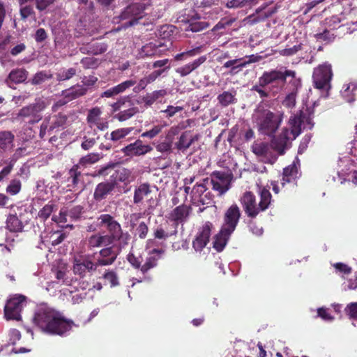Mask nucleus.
Masks as SVG:
<instances>
[{"label":"nucleus","mask_w":357,"mask_h":357,"mask_svg":"<svg viewBox=\"0 0 357 357\" xmlns=\"http://www.w3.org/2000/svg\"><path fill=\"white\" fill-rule=\"evenodd\" d=\"M87 89L82 85H76L70 89L62 91V96L66 99L63 101L60 100L58 105H62L66 102L74 100L79 96L84 95L86 93Z\"/></svg>","instance_id":"obj_23"},{"label":"nucleus","mask_w":357,"mask_h":357,"mask_svg":"<svg viewBox=\"0 0 357 357\" xmlns=\"http://www.w3.org/2000/svg\"><path fill=\"white\" fill-rule=\"evenodd\" d=\"M183 110V107L181 106L169 105L167 106V109L162 110V112L166 113L167 117L170 118L174 116L177 113L182 112Z\"/></svg>","instance_id":"obj_61"},{"label":"nucleus","mask_w":357,"mask_h":357,"mask_svg":"<svg viewBox=\"0 0 357 357\" xmlns=\"http://www.w3.org/2000/svg\"><path fill=\"white\" fill-rule=\"evenodd\" d=\"M253 119L261 132L266 135H271L279 127L282 121V116L274 114L268 109L259 105L255 111Z\"/></svg>","instance_id":"obj_5"},{"label":"nucleus","mask_w":357,"mask_h":357,"mask_svg":"<svg viewBox=\"0 0 357 357\" xmlns=\"http://www.w3.org/2000/svg\"><path fill=\"white\" fill-rule=\"evenodd\" d=\"M132 128H119L111 132L110 139L114 142L119 141L124 138L126 136L128 135L132 132Z\"/></svg>","instance_id":"obj_43"},{"label":"nucleus","mask_w":357,"mask_h":357,"mask_svg":"<svg viewBox=\"0 0 357 357\" xmlns=\"http://www.w3.org/2000/svg\"><path fill=\"white\" fill-rule=\"evenodd\" d=\"M114 188V183L112 182H102L96 186L93 197L96 201H101L107 197Z\"/></svg>","instance_id":"obj_25"},{"label":"nucleus","mask_w":357,"mask_h":357,"mask_svg":"<svg viewBox=\"0 0 357 357\" xmlns=\"http://www.w3.org/2000/svg\"><path fill=\"white\" fill-rule=\"evenodd\" d=\"M26 304V298L22 295H15L10 298L7 301L4 309L6 319L20 320V313Z\"/></svg>","instance_id":"obj_8"},{"label":"nucleus","mask_w":357,"mask_h":357,"mask_svg":"<svg viewBox=\"0 0 357 357\" xmlns=\"http://www.w3.org/2000/svg\"><path fill=\"white\" fill-rule=\"evenodd\" d=\"M128 109L123 108L124 109L120 112L119 114L116 115V118L120 121H124L127 119L131 118L134 116L137 112L138 109L137 107L132 106H128Z\"/></svg>","instance_id":"obj_40"},{"label":"nucleus","mask_w":357,"mask_h":357,"mask_svg":"<svg viewBox=\"0 0 357 357\" xmlns=\"http://www.w3.org/2000/svg\"><path fill=\"white\" fill-rule=\"evenodd\" d=\"M136 84V82L135 80H127L125 81L117 86H115V89L117 92V94H119L121 93H123L127 89L134 86Z\"/></svg>","instance_id":"obj_59"},{"label":"nucleus","mask_w":357,"mask_h":357,"mask_svg":"<svg viewBox=\"0 0 357 357\" xmlns=\"http://www.w3.org/2000/svg\"><path fill=\"white\" fill-rule=\"evenodd\" d=\"M334 33H331L330 29L325 27L323 31L317 33L314 37L318 40L328 43L334 38Z\"/></svg>","instance_id":"obj_46"},{"label":"nucleus","mask_w":357,"mask_h":357,"mask_svg":"<svg viewBox=\"0 0 357 357\" xmlns=\"http://www.w3.org/2000/svg\"><path fill=\"white\" fill-rule=\"evenodd\" d=\"M219 102L224 107L228 106L236 102L235 93L229 91H225L218 96Z\"/></svg>","instance_id":"obj_41"},{"label":"nucleus","mask_w":357,"mask_h":357,"mask_svg":"<svg viewBox=\"0 0 357 357\" xmlns=\"http://www.w3.org/2000/svg\"><path fill=\"white\" fill-rule=\"evenodd\" d=\"M354 160H351L347 158L340 160L339 163V170L337 172L338 177L340 178V183L342 184L347 180L345 176L349 174L350 172V166L354 163Z\"/></svg>","instance_id":"obj_29"},{"label":"nucleus","mask_w":357,"mask_h":357,"mask_svg":"<svg viewBox=\"0 0 357 357\" xmlns=\"http://www.w3.org/2000/svg\"><path fill=\"white\" fill-rule=\"evenodd\" d=\"M21 190V182L20 180L13 179L10 181L6 187V192L12 195H17Z\"/></svg>","instance_id":"obj_50"},{"label":"nucleus","mask_w":357,"mask_h":357,"mask_svg":"<svg viewBox=\"0 0 357 357\" xmlns=\"http://www.w3.org/2000/svg\"><path fill=\"white\" fill-rule=\"evenodd\" d=\"M99 159L100 155L98 153H91L84 157H82L79 160V164L82 165L93 164L98 162Z\"/></svg>","instance_id":"obj_52"},{"label":"nucleus","mask_w":357,"mask_h":357,"mask_svg":"<svg viewBox=\"0 0 357 357\" xmlns=\"http://www.w3.org/2000/svg\"><path fill=\"white\" fill-rule=\"evenodd\" d=\"M132 102L128 98H122L114 102L112 107L114 112H116L123 108H126L128 106H131Z\"/></svg>","instance_id":"obj_58"},{"label":"nucleus","mask_w":357,"mask_h":357,"mask_svg":"<svg viewBox=\"0 0 357 357\" xmlns=\"http://www.w3.org/2000/svg\"><path fill=\"white\" fill-rule=\"evenodd\" d=\"M199 17L196 15L192 16L187 20V26L185 28V31H191L192 32L201 31L208 26V24L204 21H199Z\"/></svg>","instance_id":"obj_27"},{"label":"nucleus","mask_w":357,"mask_h":357,"mask_svg":"<svg viewBox=\"0 0 357 357\" xmlns=\"http://www.w3.org/2000/svg\"><path fill=\"white\" fill-rule=\"evenodd\" d=\"M297 171V167L294 162L292 165L284 168L283 171V181L290 182L291 177H295L296 176Z\"/></svg>","instance_id":"obj_48"},{"label":"nucleus","mask_w":357,"mask_h":357,"mask_svg":"<svg viewBox=\"0 0 357 357\" xmlns=\"http://www.w3.org/2000/svg\"><path fill=\"white\" fill-rule=\"evenodd\" d=\"M111 245L110 237L105 235L94 234L88 239V245L90 248L107 246Z\"/></svg>","instance_id":"obj_30"},{"label":"nucleus","mask_w":357,"mask_h":357,"mask_svg":"<svg viewBox=\"0 0 357 357\" xmlns=\"http://www.w3.org/2000/svg\"><path fill=\"white\" fill-rule=\"evenodd\" d=\"M343 20L342 17L334 15L331 17L326 18L324 21L325 27L328 29L333 30L337 28H341L343 31H346L347 33H351L357 29V21L355 22H352L351 26H354L352 29L351 26H349V24L347 25H340V22Z\"/></svg>","instance_id":"obj_20"},{"label":"nucleus","mask_w":357,"mask_h":357,"mask_svg":"<svg viewBox=\"0 0 357 357\" xmlns=\"http://www.w3.org/2000/svg\"><path fill=\"white\" fill-rule=\"evenodd\" d=\"M241 215L239 207L236 204L231 205L224 215V222L221 227L223 229V231L233 233L238 225Z\"/></svg>","instance_id":"obj_12"},{"label":"nucleus","mask_w":357,"mask_h":357,"mask_svg":"<svg viewBox=\"0 0 357 357\" xmlns=\"http://www.w3.org/2000/svg\"><path fill=\"white\" fill-rule=\"evenodd\" d=\"M195 139H197V136L192 137L188 132H185L180 136L178 142L176 143V146L178 150L185 151Z\"/></svg>","instance_id":"obj_36"},{"label":"nucleus","mask_w":357,"mask_h":357,"mask_svg":"<svg viewBox=\"0 0 357 357\" xmlns=\"http://www.w3.org/2000/svg\"><path fill=\"white\" fill-rule=\"evenodd\" d=\"M109 234H106L110 237L111 244L114 243L116 241H119L120 244H126L128 238V236L126 234H123L121 225L114 220L110 227L108 228Z\"/></svg>","instance_id":"obj_22"},{"label":"nucleus","mask_w":357,"mask_h":357,"mask_svg":"<svg viewBox=\"0 0 357 357\" xmlns=\"http://www.w3.org/2000/svg\"><path fill=\"white\" fill-rule=\"evenodd\" d=\"M33 324L43 333L63 335L71 330L74 324L58 311L46 304L38 305L34 312Z\"/></svg>","instance_id":"obj_1"},{"label":"nucleus","mask_w":357,"mask_h":357,"mask_svg":"<svg viewBox=\"0 0 357 357\" xmlns=\"http://www.w3.org/2000/svg\"><path fill=\"white\" fill-rule=\"evenodd\" d=\"M104 278L110 284L111 287H114L119 284L118 278L116 273L113 271L106 273L104 275Z\"/></svg>","instance_id":"obj_63"},{"label":"nucleus","mask_w":357,"mask_h":357,"mask_svg":"<svg viewBox=\"0 0 357 357\" xmlns=\"http://www.w3.org/2000/svg\"><path fill=\"white\" fill-rule=\"evenodd\" d=\"M252 150L255 154L261 157L264 162L273 164L277 160L276 155L272 153L271 148L266 144L255 143Z\"/></svg>","instance_id":"obj_18"},{"label":"nucleus","mask_w":357,"mask_h":357,"mask_svg":"<svg viewBox=\"0 0 357 357\" xmlns=\"http://www.w3.org/2000/svg\"><path fill=\"white\" fill-rule=\"evenodd\" d=\"M209 183L212 184L213 189L217 191L220 195L226 192L229 189L227 181L219 176L209 179Z\"/></svg>","instance_id":"obj_35"},{"label":"nucleus","mask_w":357,"mask_h":357,"mask_svg":"<svg viewBox=\"0 0 357 357\" xmlns=\"http://www.w3.org/2000/svg\"><path fill=\"white\" fill-rule=\"evenodd\" d=\"M112 183L117 184L122 182L125 184L130 183L135 179L134 175L131 171L126 168H119L111 176Z\"/></svg>","instance_id":"obj_24"},{"label":"nucleus","mask_w":357,"mask_h":357,"mask_svg":"<svg viewBox=\"0 0 357 357\" xmlns=\"http://www.w3.org/2000/svg\"><path fill=\"white\" fill-rule=\"evenodd\" d=\"M116 256L112 248H107L102 249L97 257L94 256L93 260H96L98 267L108 266L115 261Z\"/></svg>","instance_id":"obj_21"},{"label":"nucleus","mask_w":357,"mask_h":357,"mask_svg":"<svg viewBox=\"0 0 357 357\" xmlns=\"http://www.w3.org/2000/svg\"><path fill=\"white\" fill-rule=\"evenodd\" d=\"M14 139V135L8 131L0 132V147L6 149L12 145Z\"/></svg>","instance_id":"obj_42"},{"label":"nucleus","mask_w":357,"mask_h":357,"mask_svg":"<svg viewBox=\"0 0 357 357\" xmlns=\"http://www.w3.org/2000/svg\"><path fill=\"white\" fill-rule=\"evenodd\" d=\"M260 202L257 205L255 195L250 192H245L241 198L243 209L250 218H255L260 211H265L271 202V195L268 190L263 188L259 191Z\"/></svg>","instance_id":"obj_4"},{"label":"nucleus","mask_w":357,"mask_h":357,"mask_svg":"<svg viewBox=\"0 0 357 357\" xmlns=\"http://www.w3.org/2000/svg\"><path fill=\"white\" fill-rule=\"evenodd\" d=\"M252 0H229L226 3L228 8H242L250 6Z\"/></svg>","instance_id":"obj_44"},{"label":"nucleus","mask_w":357,"mask_h":357,"mask_svg":"<svg viewBox=\"0 0 357 357\" xmlns=\"http://www.w3.org/2000/svg\"><path fill=\"white\" fill-rule=\"evenodd\" d=\"M252 56H249L248 60H244L243 58L229 60L224 63L223 67L226 68H231V72L235 73L236 69H241L242 68L245 67L248 64L255 62V60L251 59Z\"/></svg>","instance_id":"obj_32"},{"label":"nucleus","mask_w":357,"mask_h":357,"mask_svg":"<svg viewBox=\"0 0 357 357\" xmlns=\"http://www.w3.org/2000/svg\"><path fill=\"white\" fill-rule=\"evenodd\" d=\"M34 11L31 6H22L20 8V16L22 20H26L30 17H33Z\"/></svg>","instance_id":"obj_62"},{"label":"nucleus","mask_w":357,"mask_h":357,"mask_svg":"<svg viewBox=\"0 0 357 357\" xmlns=\"http://www.w3.org/2000/svg\"><path fill=\"white\" fill-rule=\"evenodd\" d=\"M357 91V84L351 82L344 84L341 91L342 98L348 102H352L354 100L356 92Z\"/></svg>","instance_id":"obj_34"},{"label":"nucleus","mask_w":357,"mask_h":357,"mask_svg":"<svg viewBox=\"0 0 357 357\" xmlns=\"http://www.w3.org/2000/svg\"><path fill=\"white\" fill-rule=\"evenodd\" d=\"M54 205L53 204H47L45 206H43V208L40 210L38 212V217L46 220L50 217V215L52 214V213L54 211Z\"/></svg>","instance_id":"obj_54"},{"label":"nucleus","mask_w":357,"mask_h":357,"mask_svg":"<svg viewBox=\"0 0 357 357\" xmlns=\"http://www.w3.org/2000/svg\"><path fill=\"white\" fill-rule=\"evenodd\" d=\"M158 47L152 43L143 46L139 52V57H150L155 56L158 54Z\"/></svg>","instance_id":"obj_39"},{"label":"nucleus","mask_w":357,"mask_h":357,"mask_svg":"<svg viewBox=\"0 0 357 357\" xmlns=\"http://www.w3.org/2000/svg\"><path fill=\"white\" fill-rule=\"evenodd\" d=\"M209 184V178H206L202 183H197L192 190V198L194 203L202 204L203 205L210 204L211 199L208 193H205L207 190V185Z\"/></svg>","instance_id":"obj_14"},{"label":"nucleus","mask_w":357,"mask_h":357,"mask_svg":"<svg viewBox=\"0 0 357 357\" xmlns=\"http://www.w3.org/2000/svg\"><path fill=\"white\" fill-rule=\"evenodd\" d=\"M151 150V146L144 144L141 140H137L122 149L123 153L128 156L144 155Z\"/></svg>","instance_id":"obj_19"},{"label":"nucleus","mask_w":357,"mask_h":357,"mask_svg":"<svg viewBox=\"0 0 357 357\" xmlns=\"http://www.w3.org/2000/svg\"><path fill=\"white\" fill-rule=\"evenodd\" d=\"M331 66L325 63L314 69L313 81L316 88L326 91L331 89L330 82L332 78Z\"/></svg>","instance_id":"obj_7"},{"label":"nucleus","mask_w":357,"mask_h":357,"mask_svg":"<svg viewBox=\"0 0 357 357\" xmlns=\"http://www.w3.org/2000/svg\"><path fill=\"white\" fill-rule=\"evenodd\" d=\"M47 103L43 99H39L33 104L29 105L20 109L18 116L29 119L28 122L35 123L38 122L42 116L40 112L46 107Z\"/></svg>","instance_id":"obj_9"},{"label":"nucleus","mask_w":357,"mask_h":357,"mask_svg":"<svg viewBox=\"0 0 357 357\" xmlns=\"http://www.w3.org/2000/svg\"><path fill=\"white\" fill-rule=\"evenodd\" d=\"M165 126H167L166 123L155 125L151 130L143 132L141 135V137L152 139L160 133L163 128Z\"/></svg>","instance_id":"obj_45"},{"label":"nucleus","mask_w":357,"mask_h":357,"mask_svg":"<svg viewBox=\"0 0 357 357\" xmlns=\"http://www.w3.org/2000/svg\"><path fill=\"white\" fill-rule=\"evenodd\" d=\"M206 58L205 56H201L195 59L192 63H188L182 67L178 68L176 72L180 74L181 76L184 77L189 75L192 71L197 69L200 65L205 62Z\"/></svg>","instance_id":"obj_28"},{"label":"nucleus","mask_w":357,"mask_h":357,"mask_svg":"<svg viewBox=\"0 0 357 357\" xmlns=\"http://www.w3.org/2000/svg\"><path fill=\"white\" fill-rule=\"evenodd\" d=\"M23 223L22 219V214L20 213L19 216L15 213V214H10L6 220V227L10 231L18 232L21 231L23 229Z\"/></svg>","instance_id":"obj_26"},{"label":"nucleus","mask_w":357,"mask_h":357,"mask_svg":"<svg viewBox=\"0 0 357 357\" xmlns=\"http://www.w3.org/2000/svg\"><path fill=\"white\" fill-rule=\"evenodd\" d=\"M27 75L28 73L24 69L13 70L9 73L6 82L8 84H10V82L15 84L23 82L26 79Z\"/></svg>","instance_id":"obj_33"},{"label":"nucleus","mask_w":357,"mask_h":357,"mask_svg":"<svg viewBox=\"0 0 357 357\" xmlns=\"http://www.w3.org/2000/svg\"><path fill=\"white\" fill-rule=\"evenodd\" d=\"M191 213V207L187 205H180L174 208L167 215L169 221L177 226L186 222Z\"/></svg>","instance_id":"obj_15"},{"label":"nucleus","mask_w":357,"mask_h":357,"mask_svg":"<svg viewBox=\"0 0 357 357\" xmlns=\"http://www.w3.org/2000/svg\"><path fill=\"white\" fill-rule=\"evenodd\" d=\"M151 192L150 187L148 184L144 183L140 185L135 190L134 202L138 204L141 202L143 199Z\"/></svg>","instance_id":"obj_37"},{"label":"nucleus","mask_w":357,"mask_h":357,"mask_svg":"<svg viewBox=\"0 0 357 357\" xmlns=\"http://www.w3.org/2000/svg\"><path fill=\"white\" fill-rule=\"evenodd\" d=\"M102 110L96 107L89 111L87 122L91 127H96L100 130H104L108 128V123L101 117Z\"/></svg>","instance_id":"obj_17"},{"label":"nucleus","mask_w":357,"mask_h":357,"mask_svg":"<svg viewBox=\"0 0 357 357\" xmlns=\"http://www.w3.org/2000/svg\"><path fill=\"white\" fill-rule=\"evenodd\" d=\"M154 243L155 241L151 239L147 241L146 250H149V257L146 258V262L141 267V271L144 273L156 266L160 255L162 252V250L152 248Z\"/></svg>","instance_id":"obj_16"},{"label":"nucleus","mask_w":357,"mask_h":357,"mask_svg":"<svg viewBox=\"0 0 357 357\" xmlns=\"http://www.w3.org/2000/svg\"><path fill=\"white\" fill-rule=\"evenodd\" d=\"M83 213V208L81 206H75L68 209V218L70 220H77L80 218Z\"/></svg>","instance_id":"obj_51"},{"label":"nucleus","mask_w":357,"mask_h":357,"mask_svg":"<svg viewBox=\"0 0 357 357\" xmlns=\"http://www.w3.org/2000/svg\"><path fill=\"white\" fill-rule=\"evenodd\" d=\"M313 125L307 112L300 111L293 114L289 120V129H284L279 137L273 141L274 149L280 155H282L289 140L295 139L301 134L302 129H311Z\"/></svg>","instance_id":"obj_2"},{"label":"nucleus","mask_w":357,"mask_h":357,"mask_svg":"<svg viewBox=\"0 0 357 357\" xmlns=\"http://www.w3.org/2000/svg\"><path fill=\"white\" fill-rule=\"evenodd\" d=\"M301 86V80L300 78L289 79L287 89L288 93L283 99L282 104L288 109H292L296 103V96L298 89Z\"/></svg>","instance_id":"obj_13"},{"label":"nucleus","mask_w":357,"mask_h":357,"mask_svg":"<svg viewBox=\"0 0 357 357\" xmlns=\"http://www.w3.org/2000/svg\"><path fill=\"white\" fill-rule=\"evenodd\" d=\"M76 74V69L74 68H70L68 69H64L61 70L56 74V79L58 81L68 80L73 77Z\"/></svg>","instance_id":"obj_47"},{"label":"nucleus","mask_w":357,"mask_h":357,"mask_svg":"<svg viewBox=\"0 0 357 357\" xmlns=\"http://www.w3.org/2000/svg\"><path fill=\"white\" fill-rule=\"evenodd\" d=\"M290 79L297 78L295 71L287 69H273L263 73L259 77L261 85L268 86L269 91L273 96L280 93L288 85Z\"/></svg>","instance_id":"obj_3"},{"label":"nucleus","mask_w":357,"mask_h":357,"mask_svg":"<svg viewBox=\"0 0 357 357\" xmlns=\"http://www.w3.org/2000/svg\"><path fill=\"white\" fill-rule=\"evenodd\" d=\"M266 86V85H261V83L258 82V84L252 86V91L257 92L261 98H266L269 96L271 93L265 89Z\"/></svg>","instance_id":"obj_60"},{"label":"nucleus","mask_w":357,"mask_h":357,"mask_svg":"<svg viewBox=\"0 0 357 357\" xmlns=\"http://www.w3.org/2000/svg\"><path fill=\"white\" fill-rule=\"evenodd\" d=\"M52 77V75L47 74L45 72L41 71L36 73L31 79V84L34 85L40 84L44 82L46 79Z\"/></svg>","instance_id":"obj_55"},{"label":"nucleus","mask_w":357,"mask_h":357,"mask_svg":"<svg viewBox=\"0 0 357 357\" xmlns=\"http://www.w3.org/2000/svg\"><path fill=\"white\" fill-rule=\"evenodd\" d=\"M77 169H78V166L75 165L73 168H71L70 170L69 171V174H70L69 179L70 180L73 188L75 187L76 185H77L79 183V176H80L81 173H80V172H78Z\"/></svg>","instance_id":"obj_57"},{"label":"nucleus","mask_w":357,"mask_h":357,"mask_svg":"<svg viewBox=\"0 0 357 357\" xmlns=\"http://www.w3.org/2000/svg\"><path fill=\"white\" fill-rule=\"evenodd\" d=\"M172 142L169 140V132L166 133L165 140L156 146V149L160 153H167L172 147Z\"/></svg>","instance_id":"obj_49"},{"label":"nucleus","mask_w":357,"mask_h":357,"mask_svg":"<svg viewBox=\"0 0 357 357\" xmlns=\"http://www.w3.org/2000/svg\"><path fill=\"white\" fill-rule=\"evenodd\" d=\"M167 91L165 89H160L154 91L152 93L146 94L144 97V102L147 105H151L155 100L160 98H162L166 96Z\"/></svg>","instance_id":"obj_38"},{"label":"nucleus","mask_w":357,"mask_h":357,"mask_svg":"<svg viewBox=\"0 0 357 357\" xmlns=\"http://www.w3.org/2000/svg\"><path fill=\"white\" fill-rule=\"evenodd\" d=\"M357 288V276H354L343 284V289L354 290Z\"/></svg>","instance_id":"obj_64"},{"label":"nucleus","mask_w":357,"mask_h":357,"mask_svg":"<svg viewBox=\"0 0 357 357\" xmlns=\"http://www.w3.org/2000/svg\"><path fill=\"white\" fill-rule=\"evenodd\" d=\"M146 8L145 3H136L127 6L119 17L121 20H126L123 26L127 27L137 24L144 17Z\"/></svg>","instance_id":"obj_6"},{"label":"nucleus","mask_w":357,"mask_h":357,"mask_svg":"<svg viewBox=\"0 0 357 357\" xmlns=\"http://www.w3.org/2000/svg\"><path fill=\"white\" fill-rule=\"evenodd\" d=\"M52 220L56 223H66L68 221V208H63L61 209L58 215H53Z\"/></svg>","instance_id":"obj_56"},{"label":"nucleus","mask_w":357,"mask_h":357,"mask_svg":"<svg viewBox=\"0 0 357 357\" xmlns=\"http://www.w3.org/2000/svg\"><path fill=\"white\" fill-rule=\"evenodd\" d=\"M213 228V224L206 222L199 229L192 241V248L196 252H201L208 244Z\"/></svg>","instance_id":"obj_11"},{"label":"nucleus","mask_w":357,"mask_h":357,"mask_svg":"<svg viewBox=\"0 0 357 357\" xmlns=\"http://www.w3.org/2000/svg\"><path fill=\"white\" fill-rule=\"evenodd\" d=\"M93 255H78L75 257L73 272L76 275L84 277L87 272L97 268L96 262L93 261Z\"/></svg>","instance_id":"obj_10"},{"label":"nucleus","mask_w":357,"mask_h":357,"mask_svg":"<svg viewBox=\"0 0 357 357\" xmlns=\"http://www.w3.org/2000/svg\"><path fill=\"white\" fill-rule=\"evenodd\" d=\"M231 234L232 233H228L227 231H223V229L221 228L220 232L215 236L213 242V248L218 252H221L225 247Z\"/></svg>","instance_id":"obj_31"},{"label":"nucleus","mask_w":357,"mask_h":357,"mask_svg":"<svg viewBox=\"0 0 357 357\" xmlns=\"http://www.w3.org/2000/svg\"><path fill=\"white\" fill-rule=\"evenodd\" d=\"M114 219L109 214H102L98 218V225L101 227H105L107 229L110 227V223L113 222Z\"/></svg>","instance_id":"obj_53"}]
</instances>
